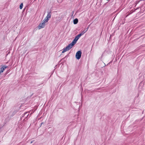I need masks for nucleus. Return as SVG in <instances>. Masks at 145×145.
Wrapping results in <instances>:
<instances>
[{"label": "nucleus", "mask_w": 145, "mask_h": 145, "mask_svg": "<svg viewBox=\"0 0 145 145\" xmlns=\"http://www.w3.org/2000/svg\"><path fill=\"white\" fill-rule=\"evenodd\" d=\"M73 44H72L71 43L68 46H67L65 48H64L63 49L62 53H63L71 49L73 46Z\"/></svg>", "instance_id": "1"}, {"label": "nucleus", "mask_w": 145, "mask_h": 145, "mask_svg": "<svg viewBox=\"0 0 145 145\" xmlns=\"http://www.w3.org/2000/svg\"><path fill=\"white\" fill-rule=\"evenodd\" d=\"M82 52L80 51H78L76 54V58L77 59H79L81 57Z\"/></svg>", "instance_id": "2"}, {"label": "nucleus", "mask_w": 145, "mask_h": 145, "mask_svg": "<svg viewBox=\"0 0 145 145\" xmlns=\"http://www.w3.org/2000/svg\"><path fill=\"white\" fill-rule=\"evenodd\" d=\"M52 15V12H48V14L47 16L45 18V19L47 20L48 21L50 19L51 17V16Z\"/></svg>", "instance_id": "3"}, {"label": "nucleus", "mask_w": 145, "mask_h": 145, "mask_svg": "<svg viewBox=\"0 0 145 145\" xmlns=\"http://www.w3.org/2000/svg\"><path fill=\"white\" fill-rule=\"evenodd\" d=\"M79 38L76 36L74 40H73L72 42L71 43V44H73V46L76 43V41L78 40L79 39Z\"/></svg>", "instance_id": "4"}, {"label": "nucleus", "mask_w": 145, "mask_h": 145, "mask_svg": "<svg viewBox=\"0 0 145 145\" xmlns=\"http://www.w3.org/2000/svg\"><path fill=\"white\" fill-rule=\"evenodd\" d=\"M7 68V66H3L1 69V70L0 71V74L3 72L4 71L5 69Z\"/></svg>", "instance_id": "5"}, {"label": "nucleus", "mask_w": 145, "mask_h": 145, "mask_svg": "<svg viewBox=\"0 0 145 145\" xmlns=\"http://www.w3.org/2000/svg\"><path fill=\"white\" fill-rule=\"evenodd\" d=\"M29 112H25L24 114V116H22V117H25V119L29 115Z\"/></svg>", "instance_id": "6"}, {"label": "nucleus", "mask_w": 145, "mask_h": 145, "mask_svg": "<svg viewBox=\"0 0 145 145\" xmlns=\"http://www.w3.org/2000/svg\"><path fill=\"white\" fill-rule=\"evenodd\" d=\"M44 27V25L42 23H40L38 26V27L39 29H40L41 28H43Z\"/></svg>", "instance_id": "7"}, {"label": "nucleus", "mask_w": 145, "mask_h": 145, "mask_svg": "<svg viewBox=\"0 0 145 145\" xmlns=\"http://www.w3.org/2000/svg\"><path fill=\"white\" fill-rule=\"evenodd\" d=\"M48 21L47 20H46L44 19L42 21V23L45 26V25L47 24V23L48 22Z\"/></svg>", "instance_id": "8"}, {"label": "nucleus", "mask_w": 145, "mask_h": 145, "mask_svg": "<svg viewBox=\"0 0 145 145\" xmlns=\"http://www.w3.org/2000/svg\"><path fill=\"white\" fill-rule=\"evenodd\" d=\"M89 27V26H88L87 28H85L84 31L81 32L83 35L88 31Z\"/></svg>", "instance_id": "9"}, {"label": "nucleus", "mask_w": 145, "mask_h": 145, "mask_svg": "<svg viewBox=\"0 0 145 145\" xmlns=\"http://www.w3.org/2000/svg\"><path fill=\"white\" fill-rule=\"evenodd\" d=\"M78 19L77 18H76L74 20V21H73L74 24H76L78 23Z\"/></svg>", "instance_id": "10"}, {"label": "nucleus", "mask_w": 145, "mask_h": 145, "mask_svg": "<svg viewBox=\"0 0 145 145\" xmlns=\"http://www.w3.org/2000/svg\"><path fill=\"white\" fill-rule=\"evenodd\" d=\"M83 35L82 33H81L80 34L78 35H77L76 36H77V37H78L79 38H80V37L82 35Z\"/></svg>", "instance_id": "11"}, {"label": "nucleus", "mask_w": 145, "mask_h": 145, "mask_svg": "<svg viewBox=\"0 0 145 145\" xmlns=\"http://www.w3.org/2000/svg\"><path fill=\"white\" fill-rule=\"evenodd\" d=\"M23 3H22L20 5V8L21 9L23 7Z\"/></svg>", "instance_id": "12"}, {"label": "nucleus", "mask_w": 145, "mask_h": 145, "mask_svg": "<svg viewBox=\"0 0 145 145\" xmlns=\"http://www.w3.org/2000/svg\"><path fill=\"white\" fill-rule=\"evenodd\" d=\"M44 124V122H42V123H41L40 124V127H41L42 125V124Z\"/></svg>", "instance_id": "13"}, {"label": "nucleus", "mask_w": 145, "mask_h": 145, "mask_svg": "<svg viewBox=\"0 0 145 145\" xmlns=\"http://www.w3.org/2000/svg\"><path fill=\"white\" fill-rule=\"evenodd\" d=\"M32 142H33V141H31V143H32Z\"/></svg>", "instance_id": "14"}, {"label": "nucleus", "mask_w": 145, "mask_h": 145, "mask_svg": "<svg viewBox=\"0 0 145 145\" xmlns=\"http://www.w3.org/2000/svg\"><path fill=\"white\" fill-rule=\"evenodd\" d=\"M31 114H30V116H31Z\"/></svg>", "instance_id": "15"}]
</instances>
